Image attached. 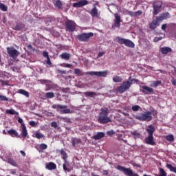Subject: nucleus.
Segmentation results:
<instances>
[{
    "label": "nucleus",
    "mask_w": 176,
    "mask_h": 176,
    "mask_svg": "<svg viewBox=\"0 0 176 176\" xmlns=\"http://www.w3.org/2000/svg\"><path fill=\"white\" fill-rule=\"evenodd\" d=\"M105 54V52H100L98 54L97 58H100V57H102Z\"/></svg>",
    "instance_id": "obj_52"
},
{
    "label": "nucleus",
    "mask_w": 176,
    "mask_h": 176,
    "mask_svg": "<svg viewBox=\"0 0 176 176\" xmlns=\"http://www.w3.org/2000/svg\"><path fill=\"white\" fill-rule=\"evenodd\" d=\"M71 141L74 148H76V145H79V144H82V140L79 138H72Z\"/></svg>",
    "instance_id": "obj_19"
},
{
    "label": "nucleus",
    "mask_w": 176,
    "mask_h": 176,
    "mask_svg": "<svg viewBox=\"0 0 176 176\" xmlns=\"http://www.w3.org/2000/svg\"><path fill=\"white\" fill-rule=\"evenodd\" d=\"M128 14H129V16H131V17L135 16V12H133V11H129V12H128Z\"/></svg>",
    "instance_id": "obj_56"
},
{
    "label": "nucleus",
    "mask_w": 176,
    "mask_h": 176,
    "mask_svg": "<svg viewBox=\"0 0 176 176\" xmlns=\"http://www.w3.org/2000/svg\"><path fill=\"white\" fill-rule=\"evenodd\" d=\"M135 118L138 120H140V122H151L152 120V113L146 111L139 116H136Z\"/></svg>",
    "instance_id": "obj_6"
},
{
    "label": "nucleus",
    "mask_w": 176,
    "mask_h": 176,
    "mask_svg": "<svg viewBox=\"0 0 176 176\" xmlns=\"http://www.w3.org/2000/svg\"><path fill=\"white\" fill-rule=\"evenodd\" d=\"M6 113H10V115H19L17 111H15L14 109H8L6 111Z\"/></svg>",
    "instance_id": "obj_37"
},
{
    "label": "nucleus",
    "mask_w": 176,
    "mask_h": 176,
    "mask_svg": "<svg viewBox=\"0 0 176 176\" xmlns=\"http://www.w3.org/2000/svg\"><path fill=\"white\" fill-rule=\"evenodd\" d=\"M43 57H45V58H48L50 57L49 56V52H47L46 51L43 52Z\"/></svg>",
    "instance_id": "obj_55"
},
{
    "label": "nucleus",
    "mask_w": 176,
    "mask_h": 176,
    "mask_svg": "<svg viewBox=\"0 0 176 176\" xmlns=\"http://www.w3.org/2000/svg\"><path fill=\"white\" fill-rule=\"evenodd\" d=\"M74 74L76 75H80V76H83V75H90L91 76H98V78H104L107 75H108V72H87L86 73H83L80 69H75Z\"/></svg>",
    "instance_id": "obj_2"
},
{
    "label": "nucleus",
    "mask_w": 176,
    "mask_h": 176,
    "mask_svg": "<svg viewBox=\"0 0 176 176\" xmlns=\"http://www.w3.org/2000/svg\"><path fill=\"white\" fill-rule=\"evenodd\" d=\"M66 31H69V32H74L75 31V28H76V23L73 21L68 20L65 22Z\"/></svg>",
    "instance_id": "obj_12"
},
{
    "label": "nucleus",
    "mask_w": 176,
    "mask_h": 176,
    "mask_svg": "<svg viewBox=\"0 0 176 176\" xmlns=\"http://www.w3.org/2000/svg\"><path fill=\"white\" fill-rule=\"evenodd\" d=\"M140 91H142V93H144V94L146 95L150 94H153L154 90L146 85H144L142 87V89L140 90Z\"/></svg>",
    "instance_id": "obj_15"
},
{
    "label": "nucleus",
    "mask_w": 176,
    "mask_h": 176,
    "mask_svg": "<svg viewBox=\"0 0 176 176\" xmlns=\"http://www.w3.org/2000/svg\"><path fill=\"white\" fill-rule=\"evenodd\" d=\"M8 133L9 135H11V137H19V133H17L14 129L8 130Z\"/></svg>",
    "instance_id": "obj_27"
},
{
    "label": "nucleus",
    "mask_w": 176,
    "mask_h": 176,
    "mask_svg": "<svg viewBox=\"0 0 176 176\" xmlns=\"http://www.w3.org/2000/svg\"><path fill=\"white\" fill-rule=\"evenodd\" d=\"M25 28V24L23 23H18L14 28H13V30L14 31H23Z\"/></svg>",
    "instance_id": "obj_17"
},
{
    "label": "nucleus",
    "mask_w": 176,
    "mask_h": 176,
    "mask_svg": "<svg viewBox=\"0 0 176 176\" xmlns=\"http://www.w3.org/2000/svg\"><path fill=\"white\" fill-rule=\"evenodd\" d=\"M64 122H66V123H72V122H71V119L69 118H63Z\"/></svg>",
    "instance_id": "obj_57"
},
{
    "label": "nucleus",
    "mask_w": 176,
    "mask_h": 176,
    "mask_svg": "<svg viewBox=\"0 0 176 176\" xmlns=\"http://www.w3.org/2000/svg\"><path fill=\"white\" fill-rule=\"evenodd\" d=\"M159 175H155V176H167V173L163 168H159Z\"/></svg>",
    "instance_id": "obj_30"
},
{
    "label": "nucleus",
    "mask_w": 176,
    "mask_h": 176,
    "mask_svg": "<svg viewBox=\"0 0 176 176\" xmlns=\"http://www.w3.org/2000/svg\"><path fill=\"white\" fill-rule=\"evenodd\" d=\"M51 126H52V127H54V129H57V127H58V125H57V122H52L51 123Z\"/></svg>",
    "instance_id": "obj_51"
},
{
    "label": "nucleus",
    "mask_w": 176,
    "mask_h": 176,
    "mask_svg": "<svg viewBox=\"0 0 176 176\" xmlns=\"http://www.w3.org/2000/svg\"><path fill=\"white\" fill-rule=\"evenodd\" d=\"M60 155L63 161H66L67 159H68V154H67V152L64 151V148H62L60 150Z\"/></svg>",
    "instance_id": "obj_29"
},
{
    "label": "nucleus",
    "mask_w": 176,
    "mask_h": 176,
    "mask_svg": "<svg viewBox=\"0 0 176 176\" xmlns=\"http://www.w3.org/2000/svg\"><path fill=\"white\" fill-rule=\"evenodd\" d=\"M105 137V133L104 132H98L96 135H94L92 138L94 140H101Z\"/></svg>",
    "instance_id": "obj_22"
},
{
    "label": "nucleus",
    "mask_w": 176,
    "mask_h": 176,
    "mask_svg": "<svg viewBox=\"0 0 176 176\" xmlns=\"http://www.w3.org/2000/svg\"><path fill=\"white\" fill-rule=\"evenodd\" d=\"M46 98H53L54 97V93L47 92L45 94Z\"/></svg>",
    "instance_id": "obj_42"
},
{
    "label": "nucleus",
    "mask_w": 176,
    "mask_h": 176,
    "mask_svg": "<svg viewBox=\"0 0 176 176\" xmlns=\"http://www.w3.org/2000/svg\"><path fill=\"white\" fill-rule=\"evenodd\" d=\"M38 82H40V83H41V85H45L46 86H47V85H49L50 83H52V82L49 80H38Z\"/></svg>",
    "instance_id": "obj_36"
},
{
    "label": "nucleus",
    "mask_w": 176,
    "mask_h": 176,
    "mask_svg": "<svg viewBox=\"0 0 176 176\" xmlns=\"http://www.w3.org/2000/svg\"><path fill=\"white\" fill-rule=\"evenodd\" d=\"M115 20H114V27L116 28H120V23H122V19L119 14L116 13L114 14Z\"/></svg>",
    "instance_id": "obj_14"
},
{
    "label": "nucleus",
    "mask_w": 176,
    "mask_h": 176,
    "mask_svg": "<svg viewBox=\"0 0 176 176\" xmlns=\"http://www.w3.org/2000/svg\"><path fill=\"white\" fill-rule=\"evenodd\" d=\"M86 5H89V1L80 0L78 2L74 3L72 6L73 8H83V6H86Z\"/></svg>",
    "instance_id": "obj_13"
},
{
    "label": "nucleus",
    "mask_w": 176,
    "mask_h": 176,
    "mask_svg": "<svg viewBox=\"0 0 176 176\" xmlns=\"http://www.w3.org/2000/svg\"><path fill=\"white\" fill-rule=\"evenodd\" d=\"M22 137L25 138L27 135H28V132L27 131V127L24 124H22V131H21Z\"/></svg>",
    "instance_id": "obj_25"
},
{
    "label": "nucleus",
    "mask_w": 176,
    "mask_h": 176,
    "mask_svg": "<svg viewBox=\"0 0 176 176\" xmlns=\"http://www.w3.org/2000/svg\"><path fill=\"white\" fill-rule=\"evenodd\" d=\"M54 5L56 9L61 10L63 9V3L60 0H57L54 3Z\"/></svg>",
    "instance_id": "obj_28"
},
{
    "label": "nucleus",
    "mask_w": 176,
    "mask_h": 176,
    "mask_svg": "<svg viewBox=\"0 0 176 176\" xmlns=\"http://www.w3.org/2000/svg\"><path fill=\"white\" fill-rule=\"evenodd\" d=\"M7 52L9 54L10 57H11V58H13L14 60H16V58H17V57H19V56H20V52L14 49V47H7Z\"/></svg>",
    "instance_id": "obj_11"
},
{
    "label": "nucleus",
    "mask_w": 176,
    "mask_h": 176,
    "mask_svg": "<svg viewBox=\"0 0 176 176\" xmlns=\"http://www.w3.org/2000/svg\"><path fill=\"white\" fill-rule=\"evenodd\" d=\"M52 108L53 109H56L57 111H59V109H63L60 111V113L62 115L67 114V113H71V109H66L68 108V106L63 105V104H53L52 106Z\"/></svg>",
    "instance_id": "obj_8"
},
{
    "label": "nucleus",
    "mask_w": 176,
    "mask_h": 176,
    "mask_svg": "<svg viewBox=\"0 0 176 176\" xmlns=\"http://www.w3.org/2000/svg\"><path fill=\"white\" fill-rule=\"evenodd\" d=\"M116 42L119 43L120 45H125L126 47H135V45L133 41L129 39L123 38L120 36H117L116 38Z\"/></svg>",
    "instance_id": "obj_5"
},
{
    "label": "nucleus",
    "mask_w": 176,
    "mask_h": 176,
    "mask_svg": "<svg viewBox=\"0 0 176 176\" xmlns=\"http://www.w3.org/2000/svg\"><path fill=\"white\" fill-rule=\"evenodd\" d=\"M161 16H162V19H164V20H166V19H168V17H170V13L164 12L162 13Z\"/></svg>",
    "instance_id": "obj_44"
},
{
    "label": "nucleus",
    "mask_w": 176,
    "mask_h": 176,
    "mask_svg": "<svg viewBox=\"0 0 176 176\" xmlns=\"http://www.w3.org/2000/svg\"><path fill=\"white\" fill-rule=\"evenodd\" d=\"M163 20H164V18L160 15V16H157L155 21H157V24H159V21H163Z\"/></svg>",
    "instance_id": "obj_47"
},
{
    "label": "nucleus",
    "mask_w": 176,
    "mask_h": 176,
    "mask_svg": "<svg viewBox=\"0 0 176 176\" xmlns=\"http://www.w3.org/2000/svg\"><path fill=\"white\" fill-rule=\"evenodd\" d=\"M62 91L63 93H68V91H69V88H63Z\"/></svg>",
    "instance_id": "obj_58"
},
{
    "label": "nucleus",
    "mask_w": 176,
    "mask_h": 176,
    "mask_svg": "<svg viewBox=\"0 0 176 176\" xmlns=\"http://www.w3.org/2000/svg\"><path fill=\"white\" fill-rule=\"evenodd\" d=\"M47 65H52V61L50 60V57L47 58Z\"/></svg>",
    "instance_id": "obj_60"
},
{
    "label": "nucleus",
    "mask_w": 176,
    "mask_h": 176,
    "mask_svg": "<svg viewBox=\"0 0 176 176\" xmlns=\"http://www.w3.org/2000/svg\"><path fill=\"white\" fill-rule=\"evenodd\" d=\"M107 135H109V136L115 135V131L113 130L108 131L107 132Z\"/></svg>",
    "instance_id": "obj_48"
},
{
    "label": "nucleus",
    "mask_w": 176,
    "mask_h": 176,
    "mask_svg": "<svg viewBox=\"0 0 176 176\" xmlns=\"http://www.w3.org/2000/svg\"><path fill=\"white\" fill-rule=\"evenodd\" d=\"M63 162H64V164H63V170L65 171V173H70L71 169L68 168L69 167V162H68L67 160L63 161Z\"/></svg>",
    "instance_id": "obj_20"
},
{
    "label": "nucleus",
    "mask_w": 176,
    "mask_h": 176,
    "mask_svg": "<svg viewBox=\"0 0 176 176\" xmlns=\"http://www.w3.org/2000/svg\"><path fill=\"white\" fill-rule=\"evenodd\" d=\"M157 25H159V23H157V21L153 20V21L149 25V29L155 30V28H157Z\"/></svg>",
    "instance_id": "obj_26"
},
{
    "label": "nucleus",
    "mask_w": 176,
    "mask_h": 176,
    "mask_svg": "<svg viewBox=\"0 0 176 176\" xmlns=\"http://www.w3.org/2000/svg\"><path fill=\"white\" fill-rule=\"evenodd\" d=\"M162 6H163V2L162 1L157 0L153 2V14L156 16L160 13V10H162Z\"/></svg>",
    "instance_id": "obj_10"
},
{
    "label": "nucleus",
    "mask_w": 176,
    "mask_h": 176,
    "mask_svg": "<svg viewBox=\"0 0 176 176\" xmlns=\"http://www.w3.org/2000/svg\"><path fill=\"white\" fill-rule=\"evenodd\" d=\"M18 122H19V123H21V125L23 124V120H22L21 118H19Z\"/></svg>",
    "instance_id": "obj_64"
},
{
    "label": "nucleus",
    "mask_w": 176,
    "mask_h": 176,
    "mask_svg": "<svg viewBox=\"0 0 176 176\" xmlns=\"http://www.w3.org/2000/svg\"><path fill=\"white\" fill-rule=\"evenodd\" d=\"M166 141H169V142H171L172 141H174V135H169L166 137Z\"/></svg>",
    "instance_id": "obj_43"
},
{
    "label": "nucleus",
    "mask_w": 176,
    "mask_h": 176,
    "mask_svg": "<svg viewBox=\"0 0 176 176\" xmlns=\"http://www.w3.org/2000/svg\"><path fill=\"white\" fill-rule=\"evenodd\" d=\"M113 80L116 82V83H120V82H122V80H123V78H122V77L119 76H114L113 77Z\"/></svg>",
    "instance_id": "obj_31"
},
{
    "label": "nucleus",
    "mask_w": 176,
    "mask_h": 176,
    "mask_svg": "<svg viewBox=\"0 0 176 176\" xmlns=\"http://www.w3.org/2000/svg\"><path fill=\"white\" fill-rule=\"evenodd\" d=\"M45 115H47V116H54V114H53L52 112L45 111Z\"/></svg>",
    "instance_id": "obj_54"
},
{
    "label": "nucleus",
    "mask_w": 176,
    "mask_h": 176,
    "mask_svg": "<svg viewBox=\"0 0 176 176\" xmlns=\"http://www.w3.org/2000/svg\"><path fill=\"white\" fill-rule=\"evenodd\" d=\"M141 14H142V11L141 10L135 12V16H141Z\"/></svg>",
    "instance_id": "obj_53"
},
{
    "label": "nucleus",
    "mask_w": 176,
    "mask_h": 176,
    "mask_svg": "<svg viewBox=\"0 0 176 176\" xmlns=\"http://www.w3.org/2000/svg\"><path fill=\"white\" fill-rule=\"evenodd\" d=\"M60 57L62 60H66V61H68V60L71 58V54L67 52H63L60 55Z\"/></svg>",
    "instance_id": "obj_24"
},
{
    "label": "nucleus",
    "mask_w": 176,
    "mask_h": 176,
    "mask_svg": "<svg viewBox=\"0 0 176 176\" xmlns=\"http://www.w3.org/2000/svg\"><path fill=\"white\" fill-rule=\"evenodd\" d=\"M166 168H168V170L170 171H171L172 173H175V174H176V167L173 166L172 164H166Z\"/></svg>",
    "instance_id": "obj_34"
},
{
    "label": "nucleus",
    "mask_w": 176,
    "mask_h": 176,
    "mask_svg": "<svg viewBox=\"0 0 176 176\" xmlns=\"http://www.w3.org/2000/svg\"><path fill=\"white\" fill-rule=\"evenodd\" d=\"M45 168L46 170L52 171L57 168V165L54 162H47L45 164Z\"/></svg>",
    "instance_id": "obj_16"
},
{
    "label": "nucleus",
    "mask_w": 176,
    "mask_h": 176,
    "mask_svg": "<svg viewBox=\"0 0 176 176\" xmlns=\"http://www.w3.org/2000/svg\"><path fill=\"white\" fill-rule=\"evenodd\" d=\"M108 111L107 108L100 109V113L98 117V122L100 123V124H107V123H111V122H112L111 118L108 117Z\"/></svg>",
    "instance_id": "obj_3"
},
{
    "label": "nucleus",
    "mask_w": 176,
    "mask_h": 176,
    "mask_svg": "<svg viewBox=\"0 0 176 176\" xmlns=\"http://www.w3.org/2000/svg\"><path fill=\"white\" fill-rule=\"evenodd\" d=\"M162 31H166V28H167V24H163L162 25Z\"/></svg>",
    "instance_id": "obj_59"
},
{
    "label": "nucleus",
    "mask_w": 176,
    "mask_h": 176,
    "mask_svg": "<svg viewBox=\"0 0 176 176\" xmlns=\"http://www.w3.org/2000/svg\"><path fill=\"white\" fill-rule=\"evenodd\" d=\"M93 36H94V33L93 32L82 33L77 36V39L80 42H89L90 38H93Z\"/></svg>",
    "instance_id": "obj_7"
},
{
    "label": "nucleus",
    "mask_w": 176,
    "mask_h": 176,
    "mask_svg": "<svg viewBox=\"0 0 176 176\" xmlns=\"http://www.w3.org/2000/svg\"><path fill=\"white\" fill-rule=\"evenodd\" d=\"M171 83L173 86H176V80L175 78L171 80Z\"/></svg>",
    "instance_id": "obj_62"
},
{
    "label": "nucleus",
    "mask_w": 176,
    "mask_h": 176,
    "mask_svg": "<svg viewBox=\"0 0 176 176\" xmlns=\"http://www.w3.org/2000/svg\"><path fill=\"white\" fill-rule=\"evenodd\" d=\"M40 149H42L43 151H45V149H47V144L45 143H42L40 144Z\"/></svg>",
    "instance_id": "obj_45"
},
{
    "label": "nucleus",
    "mask_w": 176,
    "mask_h": 176,
    "mask_svg": "<svg viewBox=\"0 0 176 176\" xmlns=\"http://www.w3.org/2000/svg\"><path fill=\"white\" fill-rule=\"evenodd\" d=\"M133 82H134V80H133L131 77H129L127 81L122 82L120 86L117 87L116 88L117 93H119L120 94H122V93H124V91H126V90H129V89L131 87V85H133Z\"/></svg>",
    "instance_id": "obj_4"
},
{
    "label": "nucleus",
    "mask_w": 176,
    "mask_h": 176,
    "mask_svg": "<svg viewBox=\"0 0 176 176\" xmlns=\"http://www.w3.org/2000/svg\"><path fill=\"white\" fill-rule=\"evenodd\" d=\"M141 107L140 105H134L132 107L131 109L133 112H138L140 111Z\"/></svg>",
    "instance_id": "obj_40"
},
{
    "label": "nucleus",
    "mask_w": 176,
    "mask_h": 176,
    "mask_svg": "<svg viewBox=\"0 0 176 176\" xmlns=\"http://www.w3.org/2000/svg\"><path fill=\"white\" fill-rule=\"evenodd\" d=\"M159 85H162L161 80L153 81V83L151 84V87H157Z\"/></svg>",
    "instance_id": "obj_38"
},
{
    "label": "nucleus",
    "mask_w": 176,
    "mask_h": 176,
    "mask_svg": "<svg viewBox=\"0 0 176 176\" xmlns=\"http://www.w3.org/2000/svg\"><path fill=\"white\" fill-rule=\"evenodd\" d=\"M0 9L2 10V12H7L8 11V6H6L5 4L0 3Z\"/></svg>",
    "instance_id": "obj_39"
},
{
    "label": "nucleus",
    "mask_w": 176,
    "mask_h": 176,
    "mask_svg": "<svg viewBox=\"0 0 176 176\" xmlns=\"http://www.w3.org/2000/svg\"><path fill=\"white\" fill-rule=\"evenodd\" d=\"M83 94L85 97H90L91 98H95V97H97V93L94 91H87L84 92Z\"/></svg>",
    "instance_id": "obj_23"
},
{
    "label": "nucleus",
    "mask_w": 176,
    "mask_h": 176,
    "mask_svg": "<svg viewBox=\"0 0 176 176\" xmlns=\"http://www.w3.org/2000/svg\"><path fill=\"white\" fill-rule=\"evenodd\" d=\"M0 101H9V99L6 96L0 95Z\"/></svg>",
    "instance_id": "obj_46"
},
{
    "label": "nucleus",
    "mask_w": 176,
    "mask_h": 176,
    "mask_svg": "<svg viewBox=\"0 0 176 176\" xmlns=\"http://www.w3.org/2000/svg\"><path fill=\"white\" fill-rule=\"evenodd\" d=\"M131 135H133V138L135 140H137V138H140V137H141V133H138L137 131H131Z\"/></svg>",
    "instance_id": "obj_32"
},
{
    "label": "nucleus",
    "mask_w": 176,
    "mask_h": 176,
    "mask_svg": "<svg viewBox=\"0 0 176 176\" xmlns=\"http://www.w3.org/2000/svg\"><path fill=\"white\" fill-rule=\"evenodd\" d=\"M30 126H31L32 127H36V122H35V121H30L29 122Z\"/></svg>",
    "instance_id": "obj_50"
},
{
    "label": "nucleus",
    "mask_w": 176,
    "mask_h": 176,
    "mask_svg": "<svg viewBox=\"0 0 176 176\" xmlns=\"http://www.w3.org/2000/svg\"><path fill=\"white\" fill-rule=\"evenodd\" d=\"M149 112L153 115V116H157V111L153 109Z\"/></svg>",
    "instance_id": "obj_49"
},
{
    "label": "nucleus",
    "mask_w": 176,
    "mask_h": 176,
    "mask_svg": "<svg viewBox=\"0 0 176 176\" xmlns=\"http://www.w3.org/2000/svg\"><path fill=\"white\" fill-rule=\"evenodd\" d=\"M90 14L92 17H98V10L97 9V7H96V4L91 10Z\"/></svg>",
    "instance_id": "obj_21"
},
{
    "label": "nucleus",
    "mask_w": 176,
    "mask_h": 176,
    "mask_svg": "<svg viewBox=\"0 0 176 176\" xmlns=\"http://www.w3.org/2000/svg\"><path fill=\"white\" fill-rule=\"evenodd\" d=\"M35 138H37V140H41V138H45V135L41 133H36Z\"/></svg>",
    "instance_id": "obj_41"
},
{
    "label": "nucleus",
    "mask_w": 176,
    "mask_h": 176,
    "mask_svg": "<svg viewBox=\"0 0 176 176\" xmlns=\"http://www.w3.org/2000/svg\"><path fill=\"white\" fill-rule=\"evenodd\" d=\"M160 52H161L162 54H168V53H171L173 50L170 47H163L160 48Z\"/></svg>",
    "instance_id": "obj_18"
},
{
    "label": "nucleus",
    "mask_w": 176,
    "mask_h": 176,
    "mask_svg": "<svg viewBox=\"0 0 176 176\" xmlns=\"http://www.w3.org/2000/svg\"><path fill=\"white\" fill-rule=\"evenodd\" d=\"M8 162L11 164V166H14V167H17L19 164H17V162L13 160V158H8Z\"/></svg>",
    "instance_id": "obj_33"
},
{
    "label": "nucleus",
    "mask_w": 176,
    "mask_h": 176,
    "mask_svg": "<svg viewBox=\"0 0 176 176\" xmlns=\"http://www.w3.org/2000/svg\"><path fill=\"white\" fill-rule=\"evenodd\" d=\"M20 153L22 155V156H23V157H25V152H24L23 150H21Z\"/></svg>",
    "instance_id": "obj_63"
},
{
    "label": "nucleus",
    "mask_w": 176,
    "mask_h": 176,
    "mask_svg": "<svg viewBox=\"0 0 176 176\" xmlns=\"http://www.w3.org/2000/svg\"><path fill=\"white\" fill-rule=\"evenodd\" d=\"M57 72H58V74H61V75H64V74H65V71L64 70L58 69Z\"/></svg>",
    "instance_id": "obj_61"
},
{
    "label": "nucleus",
    "mask_w": 176,
    "mask_h": 176,
    "mask_svg": "<svg viewBox=\"0 0 176 176\" xmlns=\"http://www.w3.org/2000/svg\"><path fill=\"white\" fill-rule=\"evenodd\" d=\"M117 170H119V171H122L124 175L126 176H140L138 173H133V170H131V168H126L120 165H118L117 166Z\"/></svg>",
    "instance_id": "obj_9"
},
{
    "label": "nucleus",
    "mask_w": 176,
    "mask_h": 176,
    "mask_svg": "<svg viewBox=\"0 0 176 176\" xmlns=\"http://www.w3.org/2000/svg\"><path fill=\"white\" fill-rule=\"evenodd\" d=\"M155 126L152 124L148 125L146 129L148 136L144 139V142L145 144H147V145H151L152 146H155V145H156V142L153 137V133H155Z\"/></svg>",
    "instance_id": "obj_1"
},
{
    "label": "nucleus",
    "mask_w": 176,
    "mask_h": 176,
    "mask_svg": "<svg viewBox=\"0 0 176 176\" xmlns=\"http://www.w3.org/2000/svg\"><path fill=\"white\" fill-rule=\"evenodd\" d=\"M18 93H19V94H22L23 96H25V97H30V93H28V91L24 90V89H19Z\"/></svg>",
    "instance_id": "obj_35"
}]
</instances>
